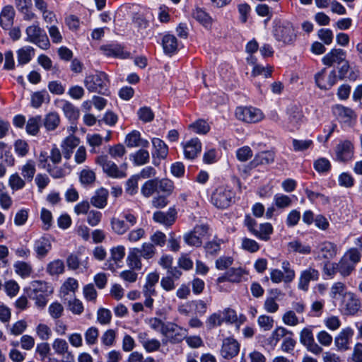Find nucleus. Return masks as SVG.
<instances>
[{"mask_svg": "<svg viewBox=\"0 0 362 362\" xmlns=\"http://www.w3.org/2000/svg\"><path fill=\"white\" fill-rule=\"evenodd\" d=\"M109 155L114 159L121 158L126 153V149L123 144H118L114 146H110L108 148Z\"/></svg>", "mask_w": 362, "mask_h": 362, "instance_id": "nucleus-53", "label": "nucleus"}, {"mask_svg": "<svg viewBox=\"0 0 362 362\" xmlns=\"http://www.w3.org/2000/svg\"><path fill=\"white\" fill-rule=\"evenodd\" d=\"M141 255L139 252V248L132 249L127 257V264L132 269L140 270L142 268Z\"/></svg>", "mask_w": 362, "mask_h": 362, "instance_id": "nucleus-31", "label": "nucleus"}, {"mask_svg": "<svg viewBox=\"0 0 362 362\" xmlns=\"http://www.w3.org/2000/svg\"><path fill=\"white\" fill-rule=\"evenodd\" d=\"M337 252V245L327 240L320 243L315 251L317 255L316 259L324 262H329L334 258Z\"/></svg>", "mask_w": 362, "mask_h": 362, "instance_id": "nucleus-10", "label": "nucleus"}, {"mask_svg": "<svg viewBox=\"0 0 362 362\" xmlns=\"http://www.w3.org/2000/svg\"><path fill=\"white\" fill-rule=\"evenodd\" d=\"M177 211L174 208H170L167 212L156 211L153 215L154 221L165 226H172L176 219Z\"/></svg>", "mask_w": 362, "mask_h": 362, "instance_id": "nucleus-17", "label": "nucleus"}, {"mask_svg": "<svg viewBox=\"0 0 362 362\" xmlns=\"http://www.w3.org/2000/svg\"><path fill=\"white\" fill-rule=\"evenodd\" d=\"M346 52L341 49H333L322 58L325 65L332 66L334 63L340 64L345 61Z\"/></svg>", "mask_w": 362, "mask_h": 362, "instance_id": "nucleus-23", "label": "nucleus"}, {"mask_svg": "<svg viewBox=\"0 0 362 362\" xmlns=\"http://www.w3.org/2000/svg\"><path fill=\"white\" fill-rule=\"evenodd\" d=\"M162 45L164 52L168 55H173L178 50V42L176 37L173 35H165L162 40Z\"/></svg>", "mask_w": 362, "mask_h": 362, "instance_id": "nucleus-28", "label": "nucleus"}, {"mask_svg": "<svg viewBox=\"0 0 362 362\" xmlns=\"http://www.w3.org/2000/svg\"><path fill=\"white\" fill-rule=\"evenodd\" d=\"M79 178L82 185H91L95 180V174L93 170L90 169H83L80 173Z\"/></svg>", "mask_w": 362, "mask_h": 362, "instance_id": "nucleus-54", "label": "nucleus"}, {"mask_svg": "<svg viewBox=\"0 0 362 362\" xmlns=\"http://www.w3.org/2000/svg\"><path fill=\"white\" fill-rule=\"evenodd\" d=\"M354 335V331L351 328L347 327L342 329L336 337L334 343L339 350L346 351L349 348V341Z\"/></svg>", "mask_w": 362, "mask_h": 362, "instance_id": "nucleus-21", "label": "nucleus"}, {"mask_svg": "<svg viewBox=\"0 0 362 362\" xmlns=\"http://www.w3.org/2000/svg\"><path fill=\"white\" fill-rule=\"evenodd\" d=\"M138 117L144 122H150L154 118L152 110L148 107H141L137 112Z\"/></svg>", "mask_w": 362, "mask_h": 362, "instance_id": "nucleus-62", "label": "nucleus"}, {"mask_svg": "<svg viewBox=\"0 0 362 362\" xmlns=\"http://www.w3.org/2000/svg\"><path fill=\"white\" fill-rule=\"evenodd\" d=\"M315 78L317 86L320 89L328 90L337 82L336 71L332 70L329 74H327L326 69H323L315 74Z\"/></svg>", "mask_w": 362, "mask_h": 362, "instance_id": "nucleus-13", "label": "nucleus"}, {"mask_svg": "<svg viewBox=\"0 0 362 362\" xmlns=\"http://www.w3.org/2000/svg\"><path fill=\"white\" fill-rule=\"evenodd\" d=\"M83 83L90 92L107 95L109 94V80L104 72H97L95 74L86 76Z\"/></svg>", "mask_w": 362, "mask_h": 362, "instance_id": "nucleus-3", "label": "nucleus"}, {"mask_svg": "<svg viewBox=\"0 0 362 362\" xmlns=\"http://www.w3.org/2000/svg\"><path fill=\"white\" fill-rule=\"evenodd\" d=\"M338 272L344 276H349L354 269L355 266L349 262L347 257H343L337 264Z\"/></svg>", "mask_w": 362, "mask_h": 362, "instance_id": "nucleus-44", "label": "nucleus"}, {"mask_svg": "<svg viewBox=\"0 0 362 362\" xmlns=\"http://www.w3.org/2000/svg\"><path fill=\"white\" fill-rule=\"evenodd\" d=\"M130 158L136 165H143L148 163L150 155L147 150L139 149L131 154Z\"/></svg>", "mask_w": 362, "mask_h": 362, "instance_id": "nucleus-42", "label": "nucleus"}, {"mask_svg": "<svg viewBox=\"0 0 362 362\" xmlns=\"http://www.w3.org/2000/svg\"><path fill=\"white\" fill-rule=\"evenodd\" d=\"M274 204L276 207L284 209L288 207L292 204V199L288 195L283 194H276L274 197Z\"/></svg>", "mask_w": 362, "mask_h": 362, "instance_id": "nucleus-52", "label": "nucleus"}, {"mask_svg": "<svg viewBox=\"0 0 362 362\" xmlns=\"http://www.w3.org/2000/svg\"><path fill=\"white\" fill-rule=\"evenodd\" d=\"M189 128L192 129L197 134H206L209 132L210 127L208 123L203 119H198L195 122L191 124Z\"/></svg>", "mask_w": 362, "mask_h": 362, "instance_id": "nucleus-51", "label": "nucleus"}, {"mask_svg": "<svg viewBox=\"0 0 362 362\" xmlns=\"http://www.w3.org/2000/svg\"><path fill=\"white\" fill-rule=\"evenodd\" d=\"M320 272L318 270L313 267L301 272L299 277L298 288L303 291H307L309 288V284L310 281H315L319 279Z\"/></svg>", "mask_w": 362, "mask_h": 362, "instance_id": "nucleus-16", "label": "nucleus"}, {"mask_svg": "<svg viewBox=\"0 0 362 362\" xmlns=\"http://www.w3.org/2000/svg\"><path fill=\"white\" fill-rule=\"evenodd\" d=\"M51 249V243L46 237H40L35 241L34 250L36 252L37 257L38 259L45 257Z\"/></svg>", "mask_w": 362, "mask_h": 362, "instance_id": "nucleus-26", "label": "nucleus"}, {"mask_svg": "<svg viewBox=\"0 0 362 362\" xmlns=\"http://www.w3.org/2000/svg\"><path fill=\"white\" fill-rule=\"evenodd\" d=\"M110 259L117 264L121 262L125 255V248L122 245L112 247L110 250Z\"/></svg>", "mask_w": 362, "mask_h": 362, "instance_id": "nucleus-64", "label": "nucleus"}, {"mask_svg": "<svg viewBox=\"0 0 362 362\" xmlns=\"http://www.w3.org/2000/svg\"><path fill=\"white\" fill-rule=\"evenodd\" d=\"M60 103L62 104L61 108L64 114L69 120L75 121L78 118L79 110L71 102L62 100H60Z\"/></svg>", "mask_w": 362, "mask_h": 362, "instance_id": "nucleus-32", "label": "nucleus"}, {"mask_svg": "<svg viewBox=\"0 0 362 362\" xmlns=\"http://www.w3.org/2000/svg\"><path fill=\"white\" fill-rule=\"evenodd\" d=\"M360 308V300L353 293H346L341 305L343 313L346 315H354Z\"/></svg>", "mask_w": 362, "mask_h": 362, "instance_id": "nucleus-15", "label": "nucleus"}, {"mask_svg": "<svg viewBox=\"0 0 362 362\" xmlns=\"http://www.w3.org/2000/svg\"><path fill=\"white\" fill-rule=\"evenodd\" d=\"M49 101V95L46 90L35 92L31 95V105L35 108H38L43 103Z\"/></svg>", "mask_w": 362, "mask_h": 362, "instance_id": "nucleus-40", "label": "nucleus"}, {"mask_svg": "<svg viewBox=\"0 0 362 362\" xmlns=\"http://www.w3.org/2000/svg\"><path fill=\"white\" fill-rule=\"evenodd\" d=\"M25 33L27 35L26 41L34 43L43 49L49 48V40L48 37L37 24L28 26L25 30Z\"/></svg>", "mask_w": 362, "mask_h": 362, "instance_id": "nucleus-7", "label": "nucleus"}, {"mask_svg": "<svg viewBox=\"0 0 362 362\" xmlns=\"http://www.w3.org/2000/svg\"><path fill=\"white\" fill-rule=\"evenodd\" d=\"M293 148L295 151H304L313 146V142L310 139L298 140L293 139Z\"/></svg>", "mask_w": 362, "mask_h": 362, "instance_id": "nucleus-59", "label": "nucleus"}, {"mask_svg": "<svg viewBox=\"0 0 362 362\" xmlns=\"http://www.w3.org/2000/svg\"><path fill=\"white\" fill-rule=\"evenodd\" d=\"M100 49L107 57H124L123 47L119 45H103L100 47Z\"/></svg>", "mask_w": 362, "mask_h": 362, "instance_id": "nucleus-39", "label": "nucleus"}, {"mask_svg": "<svg viewBox=\"0 0 362 362\" xmlns=\"http://www.w3.org/2000/svg\"><path fill=\"white\" fill-rule=\"evenodd\" d=\"M35 54V49L30 46L21 48L17 52L18 62L20 64L28 63Z\"/></svg>", "mask_w": 362, "mask_h": 362, "instance_id": "nucleus-41", "label": "nucleus"}, {"mask_svg": "<svg viewBox=\"0 0 362 362\" xmlns=\"http://www.w3.org/2000/svg\"><path fill=\"white\" fill-rule=\"evenodd\" d=\"M209 236V226L207 224H197L184 235L183 240L189 246L199 247Z\"/></svg>", "mask_w": 362, "mask_h": 362, "instance_id": "nucleus-4", "label": "nucleus"}, {"mask_svg": "<svg viewBox=\"0 0 362 362\" xmlns=\"http://www.w3.org/2000/svg\"><path fill=\"white\" fill-rule=\"evenodd\" d=\"M83 293L85 299L88 301L95 303L98 296L97 291L93 284H89L86 285L83 289Z\"/></svg>", "mask_w": 362, "mask_h": 362, "instance_id": "nucleus-60", "label": "nucleus"}, {"mask_svg": "<svg viewBox=\"0 0 362 362\" xmlns=\"http://www.w3.org/2000/svg\"><path fill=\"white\" fill-rule=\"evenodd\" d=\"M273 35L276 41L284 45H293L297 35L292 23L288 21H276L273 27Z\"/></svg>", "mask_w": 362, "mask_h": 362, "instance_id": "nucleus-2", "label": "nucleus"}, {"mask_svg": "<svg viewBox=\"0 0 362 362\" xmlns=\"http://www.w3.org/2000/svg\"><path fill=\"white\" fill-rule=\"evenodd\" d=\"M15 272L22 278H27L33 272L32 266L25 262H17L13 265Z\"/></svg>", "mask_w": 362, "mask_h": 362, "instance_id": "nucleus-46", "label": "nucleus"}, {"mask_svg": "<svg viewBox=\"0 0 362 362\" xmlns=\"http://www.w3.org/2000/svg\"><path fill=\"white\" fill-rule=\"evenodd\" d=\"M21 172L23 177L28 182H31L36 172L35 162L33 160H28L26 163L22 165Z\"/></svg>", "mask_w": 362, "mask_h": 362, "instance_id": "nucleus-34", "label": "nucleus"}, {"mask_svg": "<svg viewBox=\"0 0 362 362\" xmlns=\"http://www.w3.org/2000/svg\"><path fill=\"white\" fill-rule=\"evenodd\" d=\"M99 336V330L95 327H90L86 329L84 334L85 340L88 345L92 346L97 343Z\"/></svg>", "mask_w": 362, "mask_h": 362, "instance_id": "nucleus-50", "label": "nucleus"}, {"mask_svg": "<svg viewBox=\"0 0 362 362\" xmlns=\"http://www.w3.org/2000/svg\"><path fill=\"white\" fill-rule=\"evenodd\" d=\"M192 16L206 28H211L213 23L211 17L203 9L197 8L193 11Z\"/></svg>", "mask_w": 362, "mask_h": 362, "instance_id": "nucleus-33", "label": "nucleus"}, {"mask_svg": "<svg viewBox=\"0 0 362 362\" xmlns=\"http://www.w3.org/2000/svg\"><path fill=\"white\" fill-rule=\"evenodd\" d=\"M288 124L293 127H297L303 122L302 108L297 105H291L286 110Z\"/></svg>", "mask_w": 362, "mask_h": 362, "instance_id": "nucleus-19", "label": "nucleus"}, {"mask_svg": "<svg viewBox=\"0 0 362 362\" xmlns=\"http://www.w3.org/2000/svg\"><path fill=\"white\" fill-rule=\"evenodd\" d=\"M289 250L298 252L302 255H308L311 252V247L308 245H304L299 240H293L288 244Z\"/></svg>", "mask_w": 362, "mask_h": 362, "instance_id": "nucleus-47", "label": "nucleus"}, {"mask_svg": "<svg viewBox=\"0 0 362 362\" xmlns=\"http://www.w3.org/2000/svg\"><path fill=\"white\" fill-rule=\"evenodd\" d=\"M65 265L62 259H54L47 264L46 272L50 276H59L64 273Z\"/></svg>", "mask_w": 362, "mask_h": 362, "instance_id": "nucleus-35", "label": "nucleus"}, {"mask_svg": "<svg viewBox=\"0 0 362 362\" xmlns=\"http://www.w3.org/2000/svg\"><path fill=\"white\" fill-rule=\"evenodd\" d=\"M79 144V138L72 134L65 138L61 145L64 157L69 160L71 157L73 150L77 147Z\"/></svg>", "mask_w": 362, "mask_h": 362, "instance_id": "nucleus-24", "label": "nucleus"}, {"mask_svg": "<svg viewBox=\"0 0 362 362\" xmlns=\"http://www.w3.org/2000/svg\"><path fill=\"white\" fill-rule=\"evenodd\" d=\"M110 225L112 231L119 235L124 234L129 229L128 223H125L124 220L116 217H112L110 219Z\"/></svg>", "mask_w": 362, "mask_h": 362, "instance_id": "nucleus-38", "label": "nucleus"}, {"mask_svg": "<svg viewBox=\"0 0 362 362\" xmlns=\"http://www.w3.org/2000/svg\"><path fill=\"white\" fill-rule=\"evenodd\" d=\"M108 196V191L101 187L96 190L94 195L91 197L90 204L98 209H104L107 204Z\"/></svg>", "mask_w": 362, "mask_h": 362, "instance_id": "nucleus-27", "label": "nucleus"}, {"mask_svg": "<svg viewBox=\"0 0 362 362\" xmlns=\"http://www.w3.org/2000/svg\"><path fill=\"white\" fill-rule=\"evenodd\" d=\"M172 344H178L186 338L187 330L173 322H168L163 334Z\"/></svg>", "mask_w": 362, "mask_h": 362, "instance_id": "nucleus-12", "label": "nucleus"}, {"mask_svg": "<svg viewBox=\"0 0 362 362\" xmlns=\"http://www.w3.org/2000/svg\"><path fill=\"white\" fill-rule=\"evenodd\" d=\"M236 117L245 122L256 123L264 118L263 112L253 107H238L235 110Z\"/></svg>", "mask_w": 362, "mask_h": 362, "instance_id": "nucleus-8", "label": "nucleus"}, {"mask_svg": "<svg viewBox=\"0 0 362 362\" xmlns=\"http://www.w3.org/2000/svg\"><path fill=\"white\" fill-rule=\"evenodd\" d=\"M281 268L285 276V284H289L293 281L296 276L295 271L291 268L288 261H284L281 263Z\"/></svg>", "mask_w": 362, "mask_h": 362, "instance_id": "nucleus-55", "label": "nucleus"}, {"mask_svg": "<svg viewBox=\"0 0 362 362\" xmlns=\"http://www.w3.org/2000/svg\"><path fill=\"white\" fill-rule=\"evenodd\" d=\"M202 144L199 139L194 138L184 145V153L186 158L194 159L201 152Z\"/></svg>", "mask_w": 362, "mask_h": 362, "instance_id": "nucleus-25", "label": "nucleus"}, {"mask_svg": "<svg viewBox=\"0 0 362 362\" xmlns=\"http://www.w3.org/2000/svg\"><path fill=\"white\" fill-rule=\"evenodd\" d=\"M124 143L129 148H147L149 146L148 141L142 139L140 132L136 130H133L126 136Z\"/></svg>", "mask_w": 362, "mask_h": 362, "instance_id": "nucleus-20", "label": "nucleus"}, {"mask_svg": "<svg viewBox=\"0 0 362 362\" xmlns=\"http://www.w3.org/2000/svg\"><path fill=\"white\" fill-rule=\"evenodd\" d=\"M15 10L13 6H4L0 13V25L4 30H8L13 24Z\"/></svg>", "mask_w": 362, "mask_h": 362, "instance_id": "nucleus-22", "label": "nucleus"}, {"mask_svg": "<svg viewBox=\"0 0 362 362\" xmlns=\"http://www.w3.org/2000/svg\"><path fill=\"white\" fill-rule=\"evenodd\" d=\"M152 144L155 149L153 153V156L159 159H165L168 154V147L165 143L158 138H153L152 139Z\"/></svg>", "mask_w": 362, "mask_h": 362, "instance_id": "nucleus-30", "label": "nucleus"}, {"mask_svg": "<svg viewBox=\"0 0 362 362\" xmlns=\"http://www.w3.org/2000/svg\"><path fill=\"white\" fill-rule=\"evenodd\" d=\"M174 189L173 182L167 178L159 179L158 177L147 180L141 186V193L146 198L154 194L163 192L167 195L170 194Z\"/></svg>", "mask_w": 362, "mask_h": 362, "instance_id": "nucleus-1", "label": "nucleus"}, {"mask_svg": "<svg viewBox=\"0 0 362 362\" xmlns=\"http://www.w3.org/2000/svg\"><path fill=\"white\" fill-rule=\"evenodd\" d=\"M25 181L18 173H15L9 177L8 185L13 191H18L25 186Z\"/></svg>", "mask_w": 362, "mask_h": 362, "instance_id": "nucleus-48", "label": "nucleus"}, {"mask_svg": "<svg viewBox=\"0 0 362 362\" xmlns=\"http://www.w3.org/2000/svg\"><path fill=\"white\" fill-rule=\"evenodd\" d=\"M41 122L42 117L40 115L29 118L25 126L26 132L30 135H36L40 130Z\"/></svg>", "mask_w": 362, "mask_h": 362, "instance_id": "nucleus-43", "label": "nucleus"}, {"mask_svg": "<svg viewBox=\"0 0 362 362\" xmlns=\"http://www.w3.org/2000/svg\"><path fill=\"white\" fill-rule=\"evenodd\" d=\"M275 154L273 151H267L258 153L254 160L252 163L255 165H268L274 161Z\"/></svg>", "mask_w": 362, "mask_h": 362, "instance_id": "nucleus-36", "label": "nucleus"}, {"mask_svg": "<svg viewBox=\"0 0 362 362\" xmlns=\"http://www.w3.org/2000/svg\"><path fill=\"white\" fill-rule=\"evenodd\" d=\"M235 193L230 189L219 187L216 188L211 196V202L218 209L228 208L233 201Z\"/></svg>", "mask_w": 362, "mask_h": 362, "instance_id": "nucleus-6", "label": "nucleus"}, {"mask_svg": "<svg viewBox=\"0 0 362 362\" xmlns=\"http://www.w3.org/2000/svg\"><path fill=\"white\" fill-rule=\"evenodd\" d=\"M314 168L320 173H327L331 168V163L328 159L320 158L314 162Z\"/></svg>", "mask_w": 362, "mask_h": 362, "instance_id": "nucleus-56", "label": "nucleus"}, {"mask_svg": "<svg viewBox=\"0 0 362 362\" xmlns=\"http://www.w3.org/2000/svg\"><path fill=\"white\" fill-rule=\"evenodd\" d=\"M60 117L57 112H49L45 115L43 119V124L47 131H53L59 126Z\"/></svg>", "mask_w": 362, "mask_h": 362, "instance_id": "nucleus-37", "label": "nucleus"}, {"mask_svg": "<svg viewBox=\"0 0 362 362\" xmlns=\"http://www.w3.org/2000/svg\"><path fill=\"white\" fill-rule=\"evenodd\" d=\"M354 153V144L349 140L341 141L335 148V159L341 163L352 160Z\"/></svg>", "mask_w": 362, "mask_h": 362, "instance_id": "nucleus-11", "label": "nucleus"}, {"mask_svg": "<svg viewBox=\"0 0 362 362\" xmlns=\"http://www.w3.org/2000/svg\"><path fill=\"white\" fill-rule=\"evenodd\" d=\"M112 314L110 310L106 308H100L97 313V320L101 325H108L110 323Z\"/></svg>", "mask_w": 362, "mask_h": 362, "instance_id": "nucleus-63", "label": "nucleus"}, {"mask_svg": "<svg viewBox=\"0 0 362 362\" xmlns=\"http://www.w3.org/2000/svg\"><path fill=\"white\" fill-rule=\"evenodd\" d=\"M52 348L55 353L59 355H63L66 353L68 354L69 346L67 342L62 339H57L52 344Z\"/></svg>", "mask_w": 362, "mask_h": 362, "instance_id": "nucleus-61", "label": "nucleus"}, {"mask_svg": "<svg viewBox=\"0 0 362 362\" xmlns=\"http://www.w3.org/2000/svg\"><path fill=\"white\" fill-rule=\"evenodd\" d=\"M95 163L102 167L103 170L109 177L113 178H122L126 177V173L119 170L118 166L110 160L107 155H101L95 158Z\"/></svg>", "mask_w": 362, "mask_h": 362, "instance_id": "nucleus-9", "label": "nucleus"}, {"mask_svg": "<svg viewBox=\"0 0 362 362\" xmlns=\"http://www.w3.org/2000/svg\"><path fill=\"white\" fill-rule=\"evenodd\" d=\"M32 292L30 298L35 300L37 307L43 308L48 301L47 298L52 290L49 291L47 283L42 281H33L30 284Z\"/></svg>", "mask_w": 362, "mask_h": 362, "instance_id": "nucleus-5", "label": "nucleus"}, {"mask_svg": "<svg viewBox=\"0 0 362 362\" xmlns=\"http://www.w3.org/2000/svg\"><path fill=\"white\" fill-rule=\"evenodd\" d=\"M140 255L145 259H149L154 257L156 253V249L151 243H144L141 247L139 248Z\"/></svg>", "mask_w": 362, "mask_h": 362, "instance_id": "nucleus-49", "label": "nucleus"}, {"mask_svg": "<svg viewBox=\"0 0 362 362\" xmlns=\"http://www.w3.org/2000/svg\"><path fill=\"white\" fill-rule=\"evenodd\" d=\"M240 351V344L232 337H227L223 340L220 351L221 356L225 359H231L236 356Z\"/></svg>", "mask_w": 362, "mask_h": 362, "instance_id": "nucleus-14", "label": "nucleus"}, {"mask_svg": "<svg viewBox=\"0 0 362 362\" xmlns=\"http://www.w3.org/2000/svg\"><path fill=\"white\" fill-rule=\"evenodd\" d=\"M245 272L240 267L238 268H230L223 275L219 276L216 281L218 284H221L225 281H229L232 283H239L242 281L243 276L245 274Z\"/></svg>", "mask_w": 362, "mask_h": 362, "instance_id": "nucleus-18", "label": "nucleus"}, {"mask_svg": "<svg viewBox=\"0 0 362 362\" xmlns=\"http://www.w3.org/2000/svg\"><path fill=\"white\" fill-rule=\"evenodd\" d=\"M48 312L53 319H59L63 315L64 307L59 302H53L49 305Z\"/></svg>", "mask_w": 362, "mask_h": 362, "instance_id": "nucleus-57", "label": "nucleus"}, {"mask_svg": "<svg viewBox=\"0 0 362 362\" xmlns=\"http://www.w3.org/2000/svg\"><path fill=\"white\" fill-rule=\"evenodd\" d=\"M334 114L344 122H348L355 117L354 111L342 105H337L334 108Z\"/></svg>", "mask_w": 362, "mask_h": 362, "instance_id": "nucleus-45", "label": "nucleus"}, {"mask_svg": "<svg viewBox=\"0 0 362 362\" xmlns=\"http://www.w3.org/2000/svg\"><path fill=\"white\" fill-rule=\"evenodd\" d=\"M116 332L110 329L105 331L101 336V341L106 346H112L115 343Z\"/></svg>", "mask_w": 362, "mask_h": 362, "instance_id": "nucleus-58", "label": "nucleus"}, {"mask_svg": "<svg viewBox=\"0 0 362 362\" xmlns=\"http://www.w3.org/2000/svg\"><path fill=\"white\" fill-rule=\"evenodd\" d=\"M273 230V226L271 223H264L258 226L253 235L261 240L269 241Z\"/></svg>", "mask_w": 362, "mask_h": 362, "instance_id": "nucleus-29", "label": "nucleus"}]
</instances>
